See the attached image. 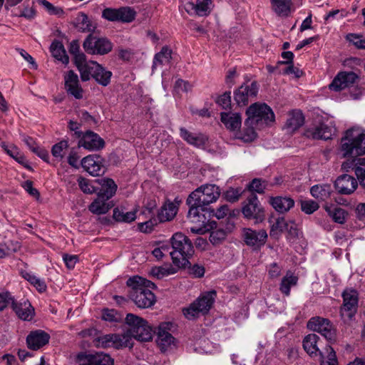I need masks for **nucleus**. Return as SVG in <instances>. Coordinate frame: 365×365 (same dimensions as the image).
Instances as JSON below:
<instances>
[{"label":"nucleus","mask_w":365,"mask_h":365,"mask_svg":"<svg viewBox=\"0 0 365 365\" xmlns=\"http://www.w3.org/2000/svg\"><path fill=\"white\" fill-rule=\"evenodd\" d=\"M75 27L81 32H93L96 25L91 22L84 13H79L75 19Z\"/></svg>","instance_id":"obj_32"},{"label":"nucleus","mask_w":365,"mask_h":365,"mask_svg":"<svg viewBox=\"0 0 365 365\" xmlns=\"http://www.w3.org/2000/svg\"><path fill=\"white\" fill-rule=\"evenodd\" d=\"M334 185L339 193L349 195L356 189L358 182L353 176L344 174L336 180Z\"/></svg>","instance_id":"obj_21"},{"label":"nucleus","mask_w":365,"mask_h":365,"mask_svg":"<svg viewBox=\"0 0 365 365\" xmlns=\"http://www.w3.org/2000/svg\"><path fill=\"white\" fill-rule=\"evenodd\" d=\"M11 307L13 310L20 319L23 320L31 319L34 313V309L28 300L16 302L14 299H13Z\"/></svg>","instance_id":"obj_25"},{"label":"nucleus","mask_w":365,"mask_h":365,"mask_svg":"<svg viewBox=\"0 0 365 365\" xmlns=\"http://www.w3.org/2000/svg\"><path fill=\"white\" fill-rule=\"evenodd\" d=\"M100 65L96 61H89L79 71L81 80L88 81L91 78H93V76L97 73Z\"/></svg>","instance_id":"obj_38"},{"label":"nucleus","mask_w":365,"mask_h":365,"mask_svg":"<svg viewBox=\"0 0 365 365\" xmlns=\"http://www.w3.org/2000/svg\"><path fill=\"white\" fill-rule=\"evenodd\" d=\"M307 328L320 333L327 340L331 341L336 338V331L330 321L320 317L311 318L307 323Z\"/></svg>","instance_id":"obj_10"},{"label":"nucleus","mask_w":365,"mask_h":365,"mask_svg":"<svg viewBox=\"0 0 365 365\" xmlns=\"http://www.w3.org/2000/svg\"><path fill=\"white\" fill-rule=\"evenodd\" d=\"M173 251L170 252L173 262L178 267H185L194 254L191 240L182 232L175 233L170 239Z\"/></svg>","instance_id":"obj_3"},{"label":"nucleus","mask_w":365,"mask_h":365,"mask_svg":"<svg viewBox=\"0 0 365 365\" xmlns=\"http://www.w3.org/2000/svg\"><path fill=\"white\" fill-rule=\"evenodd\" d=\"M79 365H94L95 354L80 353L77 355Z\"/></svg>","instance_id":"obj_50"},{"label":"nucleus","mask_w":365,"mask_h":365,"mask_svg":"<svg viewBox=\"0 0 365 365\" xmlns=\"http://www.w3.org/2000/svg\"><path fill=\"white\" fill-rule=\"evenodd\" d=\"M269 202L279 213L288 212L294 205V200L287 196L270 197Z\"/></svg>","instance_id":"obj_24"},{"label":"nucleus","mask_w":365,"mask_h":365,"mask_svg":"<svg viewBox=\"0 0 365 365\" xmlns=\"http://www.w3.org/2000/svg\"><path fill=\"white\" fill-rule=\"evenodd\" d=\"M63 260L66 267L69 269H72L78 261V257L76 255L64 254L63 255Z\"/></svg>","instance_id":"obj_57"},{"label":"nucleus","mask_w":365,"mask_h":365,"mask_svg":"<svg viewBox=\"0 0 365 365\" xmlns=\"http://www.w3.org/2000/svg\"><path fill=\"white\" fill-rule=\"evenodd\" d=\"M298 277L295 276L291 271L287 272L285 276L282 279L279 290L286 296L290 294V289L292 287L297 284Z\"/></svg>","instance_id":"obj_34"},{"label":"nucleus","mask_w":365,"mask_h":365,"mask_svg":"<svg viewBox=\"0 0 365 365\" xmlns=\"http://www.w3.org/2000/svg\"><path fill=\"white\" fill-rule=\"evenodd\" d=\"M21 186L30 195L36 198L39 197V192L34 187L32 181L26 180L22 183Z\"/></svg>","instance_id":"obj_60"},{"label":"nucleus","mask_w":365,"mask_h":365,"mask_svg":"<svg viewBox=\"0 0 365 365\" xmlns=\"http://www.w3.org/2000/svg\"><path fill=\"white\" fill-rule=\"evenodd\" d=\"M94 365H113V359L107 354L96 352Z\"/></svg>","instance_id":"obj_49"},{"label":"nucleus","mask_w":365,"mask_h":365,"mask_svg":"<svg viewBox=\"0 0 365 365\" xmlns=\"http://www.w3.org/2000/svg\"><path fill=\"white\" fill-rule=\"evenodd\" d=\"M113 218L118 222H131L136 218L134 211L125 212L123 210L115 207L113 210Z\"/></svg>","instance_id":"obj_42"},{"label":"nucleus","mask_w":365,"mask_h":365,"mask_svg":"<svg viewBox=\"0 0 365 365\" xmlns=\"http://www.w3.org/2000/svg\"><path fill=\"white\" fill-rule=\"evenodd\" d=\"M21 276L26 280L29 282L32 285H34L38 292H44L46 290L47 286L44 282V280L38 278L36 276L33 274L31 272H29L26 271L21 272Z\"/></svg>","instance_id":"obj_41"},{"label":"nucleus","mask_w":365,"mask_h":365,"mask_svg":"<svg viewBox=\"0 0 365 365\" xmlns=\"http://www.w3.org/2000/svg\"><path fill=\"white\" fill-rule=\"evenodd\" d=\"M14 298L9 292L0 293V310H3L11 304Z\"/></svg>","instance_id":"obj_59"},{"label":"nucleus","mask_w":365,"mask_h":365,"mask_svg":"<svg viewBox=\"0 0 365 365\" xmlns=\"http://www.w3.org/2000/svg\"><path fill=\"white\" fill-rule=\"evenodd\" d=\"M255 125H246L247 128L245 130L244 135L242 138L245 141H252L255 139L257 134L254 129Z\"/></svg>","instance_id":"obj_64"},{"label":"nucleus","mask_w":365,"mask_h":365,"mask_svg":"<svg viewBox=\"0 0 365 365\" xmlns=\"http://www.w3.org/2000/svg\"><path fill=\"white\" fill-rule=\"evenodd\" d=\"M78 182L80 189L86 194H92L97 191V189L93 186L92 182L84 178L80 177L78 179Z\"/></svg>","instance_id":"obj_47"},{"label":"nucleus","mask_w":365,"mask_h":365,"mask_svg":"<svg viewBox=\"0 0 365 365\" xmlns=\"http://www.w3.org/2000/svg\"><path fill=\"white\" fill-rule=\"evenodd\" d=\"M238 76L237 69L235 67L232 68L227 71L225 76V82L229 86L235 84V79Z\"/></svg>","instance_id":"obj_62"},{"label":"nucleus","mask_w":365,"mask_h":365,"mask_svg":"<svg viewBox=\"0 0 365 365\" xmlns=\"http://www.w3.org/2000/svg\"><path fill=\"white\" fill-rule=\"evenodd\" d=\"M51 52L54 58L64 64L68 63V57L66 55L64 47L59 41H54L51 45Z\"/></svg>","instance_id":"obj_39"},{"label":"nucleus","mask_w":365,"mask_h":365,"mask_svg":"<svg viewBox=\"0 0 365 365\" xmlns=\"http://www.w3.org/2000/svg\"><path fill=\"white\" fill-rule=\"evenodd\" d=\"M112 72L106 70L104 67L100 65L97 73L93 76V79L100 85L103 86H107L112 77Z\"/></svg>","instance_id":"obj_43"},{"label":"nucleus","mask_w":365,"mask_h":365,"mask_svg":"<svg viewBox=\"0 0 365 365\" xmlns=\"http://www.w3.org/2000/svg\"><path fill=\"white\" fill-rule=\"evenodd\" d=\"M304 122V116L300 110H294L289 113L285 124L289 132H294L301 127Z\"/></svg>","instance_id":"obj_30"},{"label":"nucleus","mask_w":365,"mask_h":365,"mask_svg":"<svg viewBox=\"0 0 365 365\" xmlns=\"http://www.w3.org/2000/svg\"><path fill=\"white\" fill-rule=\"evenodd\" d=\"M173 326V324L171 322H163L158 327L157 341L158 344L163 348L170 345L173 342L174 338L169 332Z\"/></svg>","instance_id":"obj_23"},{"label":"nucleus","mask_w":365,"mask_h":365,"mask_svg":"<svg viewBox=\"0 0 365 365\" xmlns=\"http://www.w3.org/2000/svg\"><path fill=\"white\" fill-rule=\"evenodd\" d=\"M113 205L112 202H108L97 196V198L89 205L88 210L93 214L103 215L106 214Z\"/></svg>","instance_id":"obj_31"},{"label":"nucleus","mask_w":365,"mask_h":365,"mask_svg":"<svg viewBox=\"0 0 365 365\" xmlns=\"http://www.w3.org/2000/svg\"><path fill=\"white\" fill-rule=\"evenodd\" d=\"M118 9H106L103 10L102 16L104 19L108 21H119Z\"/></svg>","instance_id":"obj_56"},{"label":"nucleus","mask_w":365,"mask_h":365,"mask_svg":"<svg viewBox=\"0 0 365 365\" xmlns=\"http://www.w3.org/2000/svg\"><path fill=\"white\" fill-rule=\"evenodd\" d=\"M38 2L43 6L50 14L58 15L63 14V10L61 8L55 7L52 4L46 0H38Z\"/></svg>","instance_id":"obj_54"},{"label":"nucleus","mask_w":365,"mask_h":365,"mask_svg":"<svg viewBox=\"0 0 365 365\" xmlns=\"http://www.w3.org/2000/svg\"><path fill=\"white\" fill-rule=\"evenodd\" d=\"M343 305L341 308V315L342 317L351 319L357 311L358 307V293L354 289H346L342 294Z\"/></svg>","instance_id":"obj_12"},{"label":"nucleus","mask_w":365,"mask_h":365,"mask_svg":"<svg viewBox=\"0 0 365 365\" xmlns=\"http://www.w3.org/2000/svg\"><path fill=\"white\" fill-rule=\"evenodd\" d=\"M178 207L173 202L165 203L160 209L158 215L159 222L171 220L177 214Z\"/></svg>","instance_id":"obj_33"},{"label":"nucleus","mask_w":365,"mask_h":365,"mask_svg":"<svg viewBox=\"0 0 365 365\" xmlns=\"http://www.w3.org/2000/svg\"><path fill=\"white\" fill-rule=\"evenodd\" d=\"M119 21L123 22H131L135 16V12L130 7H122L118 9Z\"/></svg>","instance_id":"obj_46"},{"label":"nucleus","mask_w":365,"mask_h":365,"mask_svg":"<svg viewBox=\"0 0 365 365\" xmlns=\"http://www.w3.org/2000/svg\"><path fill=\"white\" fill-rule=\"evenodd\" d=\"M220 196V189L214 184H205L192 192L187 199L189 205L187 217L192 222H205L206 217L203 212L207 206L215 202Z\"/></svg>","instance_id":"obj_1"},{"label":"nucleus","mask_w":365,"mask_h":365,"mask_svg":"<svg viewBox=\"0 0 365 365\" xmlns=\"http://www.w3.org/2000/svg\"><path fill=\"white\" fill-rule=\"evenodd\" d=\"M74 63L77 67L78 71L84 66L88 61H86V56L83 53H78L73 55Z\"/></svg>","instance_id":"obj_61"},{"label":"nucleus","mask_w":365,"mask_h":365,"mask_svg":"<svg viewBox=\"0 0 365 365\" xmlns=\"http://www.w3.org/2000/svg\"><path fill=\"white\" fill-rule=\"evenodd\" d=\"M95 345L98 348L114 347L120 349L130 345V336L128 334H110L97 338Z\"/></svg>","instance_id":"obj_11"},{"label":"nucleus","mask_w":365,"mask_h":365,"mask_svg":"<svg viewBox=\"0 0 365 365\" xmlns=\"http://www.w3.org/2000/svg\"><path fill=\"white\" fill-rule=\"evenodd\" d=\"M217 103L222 108L227 109L231 105V93L225 92L217 98Z\"/></svg>","instance_id":"obj_55"},{"label":"nucleus","mask_w":365,"mask_h":365,"mask_svg":"<svg viewBox=\"0 0 365 365\" xmlns=\"http://www.w3.org/2000/svg\"><path fill=\"white\" fill-rule=\"evenodd\" d=\"M130 288V299L139 308H148L155 302V297L151 289L155 288L153 282L139 276L129 278L126 282Z\"/></svg>","instance_id":"obj_2"},{"label":"nucleus","mask_w":365,"mask_h":365,"mask_svg":"<svg viewBox=\"0 0 365 365\" xmlns=\"http://www.w3.org/2000/svg\"><path fill=\"white\" fill-rule=\"evenodd\" d=\"M65 88L67 93L76 99L83 97V90L80 85L78 76L73 71H69L64 76Z\"/></svg>","instance_id":"obj_16"},{"label":"nucleus","mask_w":365,"mask_h":365,"mask_svg":"<svg viewBox=\"0 0 365 365\" xmlns=\"http://www.w3.org/2000/svg\"><path fill=\"white\" fill-rule=\"evenodd\" d=\"M242 212L245 217L254 219L256 222H262L264 218V208L256 194L253 192H250L243 202Z\"/></svg>","instance_id":"obj_8"},{"label":"nucleus","mask_w":365,"mask_h":365,"mask_svg":"<svg viewBox=\"0 0 365 365\" xmlns=\"http://www.w3.org/2000/svg\"><path fill=\"white\" fill-rule=\"evenodd\" d=\"M180 137L185 140L187 143L195 147H201L205 145L207 138L201 133H193L184 128L180 129Z\"/></svg>","instance_id":"obj_28"},{"label":"nucleus","mask_w":365,"mask_h":365,"mask_svg":"<svg viewBox=\"0 0 365 365\" xmlns=\"http://www.w3.org/2000/svg\"><path fill=\"white\" fill-rule=\"evenodd\" d=\"M319 336L315 334H309L307 335L303 340V348L304 351L311 356H317L322 355L318 342Z\"/></svg>","instance_id":"obj_27"},{"label":"nucleus","mask_w":365,"mask_h":365,"mask_svg":"<svg viewBox=\"0 0 365 365\" xmlns=\"http://www.w3.org/2000/svg\"><path fill=\"white\" fill-rule=\"evenodd\" d=\"M210 226L212 230L210 234V241L213 245L219 244L225 239L226 232L222 228H217L216 222H210Z\"/></svg>","instance_id":"obj_40"},{"label":"nucleus","mask_w":365,"mask_h":365,"mask_svg":"<svg viewBox=\"0 0 365 365\" xmlns=\"http://www.w3.org/2000/svg\"><path fill=\"white\" fill-rule=\"evenodd\" d=\"M101 188L98 192V196L108 201L115 195L118 187L117 185L114 180L110 178L101 180Z\"/></svg>","instance_id":"obj_29"},{"label":"nucleus","mask_w":365,"mask_h":365,"mask_svg":"<svg viewBox=\"0 0 365 365\" xmlns=\"http://www.w3.org/2000/svg\"><path fill=\"white\" fill-rule=\"evenodd\" d=\"M243 238L247 245L259 248L265 244L267 234L264 230H255L250 228H245L243 230Z\"/></svg>","instance_id":"obj_14"},{"label":"nucleus","mask_w":365,"mask_h":365,"mask_svg":"<svg viewBox=\"0 0 365 365\" xmlns=\"http://www.w3.org/2000/svg\"><path fill=\"white\" fill-rule=\"evenodd\" d=\"M78 146L88 150H97L104 146V141L98 134L87 131L80 138Z\"/></svg>","instance_id":"obj_19"},{"label":"nucleus","mask_w":365,"mask_h":365,"mask_svg":"<svg viewBox=\"0 0 365 365\" xmlns=\"http://www.w3.org/2000/svg\"><path fill=\"white\" fill-rule=\"evenodd\" d=\"M325 209L334 222L340 224L344 222L346 212L344 209L334 206L326 207Z\"/></svg>","instance_id":"obj_44"},{"label":"nucleus","mask_w":365,"mask_h":365,"mask_svg":"<svg viewBox=\"0 0 365 365\" xmlns=\"http://www.w3.org/2000/svg\"><path fill=\"white\" fill-rule=\"evenodd\" d=\"M267 187V182L262 180L259 178H255L248 185V188L251 191L250 192H257L258 193H262Z\"/></svg>","instance_id":"obj_48"},{"label":"nucleus","mask_w":365,"mask_h":365,"mask_svg":"<svg viewBox=\"0 0 365 365\" xmlns=\"http://www.w3.org/2000/svg\"><path fill=\"white\" fill-rule=\"evenodd\" d=\"M83 169L93 176H100L105 172L102 159L98 155H88L81 160Z\"/></svg>","instance_id":"obj_18"},{"label":"nucleus","mask_w":365,"mask_h":365,"mask_svg":"<svg viewBox=\"0 0 365 365\" xmlns=\"http://www.w3.org/2000/svg\"><path fill=\"white\" fill-rule=\"evenodd\" d=\"M334 132L335 128L334 127L320 123L307 128L305 131V135L312 139L328 140L331 138Z\"/></svg>","instance_id":"obj_17"},{"label":"nucleus","mask_w":365,"mask_h":365,"mask_svg":"<svg viewBox=\"0 0 365 365\" xmlns=\"http://www.w3.org/2000/svg\"><path fill=\"white\" fill-rule=\"evenodd\" d=\"M272 10L279 16H287L290 12L292 0H270Z\"/></svg>","instance_id":"obj_37"},{"label":"nucleus","mask_w":365,"mask_h":365,"mask_svg":"<svg viewBox=\"0 0 365 365\" xmlns=\"http://www.w3.org/2000/svg\"><path fill=\"white\" fill-rule=\"evenodd\" d=\"M346 38L348 41L353 43L356 47L365 49V36L355 34H349L347 35Z\"/></svg>","instance_id":"obj_52"},{"label":"nucleus","mask_w":365,"mask_h":365,"mask_svg":"<svg viewBox=\"0 0 365 365\" xmlns=\"http://www.w3.org/2000/svg\"><path fill=\"white\" fill-rule=\"evenodd\" d=\"M157 219H150L146 222L139 223L138 229L140 232L145 233H150L153 230L154 227L158 224Z\"/></svg>","instance_id":"obj_53"},{"label":"nucleus","mask_w":365,"mask_h":365,"mask_svg":"<svg viewBox=\"0 0 365 365\" xmlns=\"http://www.w3.org/2000/svg\"><path fill=\"white\" fill-rule=\"evenodd\" d=\"M221 121L232 131L238 130L242 125V118L238 113H221Z\"/></svg>","instance_id":"obj_26"},{"label":"nucleus","mask_w":365,"mask_h":365,"mask_svg":"<svg viewBox=\"0 0 365 365\" xmlns=\"http://www.w3.org/2000/svg\"><path fill=\"white\" fill-rule=\"evenodd\" d=\"M358 79V76L352 72H339L329 84V88L333 91H341L352 86Z\"/></svg>","instance_id":"obj_13"},{"label":"nucleus","mask_w":365,"mask_h":365,"mask_svg":"<svg viewBox=\"0 0 365 365\" xmlns=\"http://www.w3.org/2000/svg\"><path fill=\"white\" fill-rule=\"evenodd\" d=\"M332 189L331 186L328 184L316 185L311 187L310 192L312 195L321 200H326L330 197Z\"/></svg>","instance_id":"obj_36"},{"label":"nucleus","mask_w":365,"mask_h":365,"mask_svg":"<svg viewBox=\"0 0 365 365\" xmlns=\"http://www.w3.org/2000/svg\"><path fill=\"white\" fill-rule=\"evenodd\" d=\"M258 86L256 82L242 85L234 93V99L239 106H245L250 98L257 96Z\"/></svg>","instance_id":"obj_15"},{"label":"nucleus","mask_w":365,"mask_h":365,"mask_svg":"<svg viewBox=\"0 0 365 365\" xmlns=\"http://www.w3.org/2000/svg\"><path fill=\"white\" fill-rule=\"evenodd\" d=\"M318 203L314 200H304L301 202V209L306 214H312L318 210Z\"/></svg>","instance_id":"obj_51"},{"label":"nucleus","mask_w":365,"mask_h":365,"mask_svg":"<svg viewBox=\"0 0 365 365\" xmlns=\"http://www.w3.org/2000/svg\"><path fill=\"white\" fill-rule=\"evenodd\" d=\"M240 195L241 192L240 190L230 188L225 193V197L227 201L234 202L239 200Z\"/></svg>","instance_id":"obj_58"},{"label":"nucleus","mask_w":365,"mask_h":365,"mask_svg":"<svg viewBox=\"0 0 365 365\" xmlns=\"http://www.w3.org/2000/svg\"><path fill=\"white\" fill-rule=\"evenodd\" d=\"M247 118L245 125H257L259 123L269 124L275 120L274 114L269 106L265 103H254L247 110Z\"/></svg>","instance_id":"obj_6"},{"label":"nucleus","mask_w":365,"mask_h":365,"mask_svg":"<svg viewBox=\"0 0 365 365\" xmlns=\"http://www.w3.org/2000/svg\"><path fill=\"white\" fill-rule=\"evenodd\" d=\"M86 53L92 55H105L112 51L113 43L106 38H98L89 34L83 44Z\"/></svg>","instance_id":"obj_9"},{"label":"nucleus","mask_w":365,"mask_h":365,"mask_svg":"<svg viewBox=\"0 0 365 365\" xmlns=\"http://www.w3.org/2000/svg\"><path fill=\"white\" fill-rule=\"evenodd\" d=\"M215 297V291L201 294L188 307L183 309L182 312L185 317L188 319H193L197 317L200 314H205L207 313L214 303Z\"/></svg>","instance_id":"obj_7"},{"label":"nucleus","mask_w":365,"mask_h":365,"mask_svg":"<svg viewBox=\"0 0 365 365\" xmlns=\"http://www.w3.org/2000/svg\"><path fill=\"white\" fill-rule=\"evenodd\" d=\"M344 157L365 155V133L359 128H351L341 139Z\"/></svg>","instance_id":"obj_4"},{"label":"nucleus","mask_w":365,"mask_h":365,"mask_svg":"<svg viewBox=\"0 0 365 365\" xmlns=\"http://www.w3.org/2000/svg\"><path fill=\"white\" fill-rule=\"evenodd\" d=\"M210 0H196L195 1H188L185 4V11L190 15H197L200 16H207L210 12L209 5Z\"/></svg>","instance_id":"obj_22"},{"label":"nucleus","mask_w":365,"mask_h":365,"mask_svg":"<svg viewBox=\"0 0 365 365\" xmlns=\"http://www.w3.org/2000/svg\"><path fill=\"white\" fill-rule=\"evenodd\" d=\"M50 336L46 331L38 329L31 331L26 337L28 347L32 350H38L47 344L49 341Z\"/></svg>","instance_id":"obj_20"},{"label":"nucleus","mask_w":365,"mask_h":365,"mask_svg":"<svg viewBox=\"0 0 365 365\" xmlns=\"http://www.w3.org/2000/svg\"><path fill=\"white\" fill-rule=\"evenodd\" d=\"M125 323L128 326V330L125 334L130 336V341L132 337L141 341L152 339L153 329L143 318L129 313L126 315Z\"/></svg>","instance_id":"obj_5"},{"label":"nucleus","mask_w":365,"mask_h":365,"mask_svg":"<svg viewBox=\"0 0 365 365\" xmlns=\"http://www.w3.org/2000/svg\"><path fill=\"white\" fill-rule=\"evenodd\" d=\"M68 143L66 140H61L55 144L51 149V153L53 157L62 159L65 154V150L68 148Z\"/></svg>","instance_id":"obj_45"},{"label":"nucleus","mask_w":365,"mask_h":365,"mask_svg":"<svg viewBox=\"0 0 365 365\" xmlns=\"http://www.w3.org/2000/svg\"><path fill=\"white\" fill-rule=\"evenodd\" d=\"M172 50L168 46H163L161 51L157 53L153 58V68H157L158 66L168 64L172 58Z\"/></svg>","instance_id":"obj_35"},{"label":"nucleus","mask_w":365,"mask_h":365,"mask_svg":"<svg viewBox=\"0 0 365 365\" xmlns=\"http://www.w3.org/2000/svg\"><path fill=\"white\" fill-rule=\"evenodd\" d=\"M1 147L4 150V151L11 156L12 158L16 155V153L19 152V149L14 144L8 145L6 143L3 142L1 144Z\"/></svg>","instance_id":"obj_63"}]
</instances>
